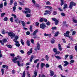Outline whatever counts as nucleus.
<instances>
[{
  "instance_id": "nucleus-1",
  "label": "nucleus",
  "mask_w": 77,
  "mask_h": 77,
  "mask_svg": "<svg viewBox=\"0 0 77 77\" xmlns=\"http://www.w3.org/2000/svg\"><path fill=\"white\" fill-rule=\"evenodd\" d=\"M25 10H26V11H23V13H24V14H27L26 16V17H30V16H31V15H30V14H29V13L30 14V12H31V11L30 10V9H29V8H25Z\"/></svg>"
},
{
  "instance_id": "nucleus-2",
  "label": "nucleus",
  "mask_w": 77,
  "mask_h": 77,
  "mask_svg": "<svg viewBox=\"0 0 77 77\" xmlns=\"http://www.w3.org/2000/svg\"><path fill=\"white\" fill-rule=\"evenodd\" d=\"M17 39H18V36H16L15 37L14 39V41L15 42V45L16 47H19L20 46V44L19 43V42L17 41Z\"/></svg>"
},
{
  "instance_id": "nucleus-3",
  "label": "nucleus",
  "mask_w": 77,
  "mask_h": 77,
  "mask_svg": "<svg viewBox=\"0 0 77 77\" xmlns=\"http://www.w3.org/2000/svg\"><path fill=\"white\" fill-rule=\"evenodd\" d=\"M8 35L9 36H11V39H13V38L15 37V34L12 32H8Z\"/></svg>"
},
{
  "instance_id": "nucleus-4",
  "label": "nucleus",
  "mask_w": 77,
  "mask_h": 77,
  "mask_svg": "<svg viewBox=\"0 0 77 77\" xmlns=\"http://www.w3.org/2000/svg\"><path fill=\"white\" fill-rule=\"evenodd\" d=\"M40 27L42 29H45V28L47 27V26L44 23H43L40 24Z\"/></svg>"
},
{
  "instance_id": "nucleus-5",
  "label": "nucleus",
  "mask_w": 77,
  "mask_h": 77,
  "mask_svg": "<svg viewBox=\"0 0 77 77\" xmlns=\"http://www.w3.org/2000/svg\"><path fill=\"white\" fill-rule=\"evenodd\" d=\"M76 5V3H75L73 2H71L70 3V5H69V8H70V9H71L72 8L73 6H75Z\"/></svg>"
},
{
  "instance_id": "nucleus-6",
  "label": "nucleus",
  "mask_w": 77,
  "mask_h": 77,
  "mask_svg": "<svg viewBox=\"0 0 77 77\" xmlns=\"http://www.w3.org/2000/svg\"><path fill=\"white\" fill-rule=\"evenodd\" d=\"M52 20L54 21H55V25H57L59 23V20L55 18H52Z\"/></svg>"
},
{
  "instance_id": "nucleus-7",
  "label": "nucleus",
  "mask_w": 77,
  "mask_h": 77,
  "mask_svg": "<svg viewBox=\"0 0 77 77\" xmlns=\"http://www.w3.org/2000/svg\"><path fill=\"white\" fill-rule=\"evenodd\" d=\"M36 48L35 49V51H37V50H39L40 48V45L38 43L37 44V47H35Z\"/></svg>"
},
{
  "instance_id": "nucleus-8",
  "label": "nucleus",
  "mask_w": 77,
  "mask_h": 77,
  "mask_svg": "<svg viewBox=\"0 0 77 77\" xmlns=\"http://www.w3.org/2000/svg\"><path fill=\"white\" fill-rule=\"evenodd\" d=\"M38 32V29H36L34 31V32L32 33V35L33 36H35L36 35L37 33Z\"/></svg>"
},
{
  "instance_id": "nucleus-9",
  "label": "nucleus",
  "mask_w": 77,
  "mask_h": 77,
  "mask_svg": "<svg viewBox=\"0 0 77 77\" xmlns=\"http://www.w3.org/2000/svg\"><path fill=\"white\" fill-rule=\"evenodd\" d=\"M32 53V48H31L29 51H28L27 53L28 55H30V54Z\"/></svg>"
},
{
  "instance_id": "nucleus-10",
  "label": "nucleus",
  "mask_w": 77,
  "mask_h": 77,
  "mask_svg": "<svg viewBox=\"0 0 77 77\" xmlns=\"http://www.w3.org/2000/svg\"><path fill=\"white\" fill-rule=\"evenodd\" d=\"M58 49L59 50H60V51H62V48L60 44H59L58 45Z\"/></svg>"
},
{
  "instance_id": "nucleus-11",
  "label": "nucleus",
  "mask_w": 77,
  "mask_h": 77,
  "mask_svg": "<svg viewBox=\"0 0 77 77\" xmlns=\"http://www.w3.org/2000/svg\"><path fill=\"white\" fill-rule=\"evenodd\" d=\"M64 63H65L64 64V66H66L67 65H69V63L66 61H64L63 62Z\"/></svg>"
},
{
  "instance_id": "nucleus-12",
  "label": "nucleus",
  "mask_w": 77,
  "mask_h": 77,
  "mask_svg": "<svg viewBox=\"0 0 77 77\" xmlns=\"http://www.w3.org/2000/svg\"><path fill=\"white\" fill-rule=\"evenodd\" d=\"M68 8V5L67 4H65L64 5V7H63V9L64 11H65V9H66Z\"/></svg>"
},
{
  "instance_id": "nucleus-13",
  "label": "nucleus",
  "mask_w": 77,
  "mask_h": 77,
  "mask_svg": "<svg viewBox=\"0 0 77 77\" xmlns=\"http://www.w3.org/2000/svg\"><path fill=\"white\" fill-rule=\"evenodd\" d=\"M64 36H66V37H68V38H70V36H69V35L68 34H67L66 33H64Z\"/></svg>"
},
{
  "instance_id": "nucleus-14",
  "label": "nucleus",
  "mask_w": 77,
  "mask_h": 77,
  "mask_svg": "<svg viewBox=\"0 0 77 77\" xmlns=\"http://www.w3.org/2000/svg\"><path fill=\"white\" fill-rule=\"evenodd\" d=\"M26 44L28 45L29 47L30 45V42L29 40H27L26 41Z\"/></svg>"
},
{
  "instance_id": "nucleus-15",
  "label": "nucleus",
  "mask_w": 77,
  "mask_h": 77,
  "mask_svg": "<svg viewBox=\"0 0 77 77\" xmlns=\"http://www.w3.org/2000/svg\"><path fill=\"white\" fill-rule=\"evenodd\" d=\"M23 27H25L26 26V23L24 21H21Z\"/></svg>"
},
{
  "instance_id": "nucleus-16",
  "label": "nucleus",
  "mask_w": 77,
  "mask_h": 77,
  "mask_svg": "<svg viewBox=\"0 0 77 77\" xmlns=\"http://www.w3.org/2000/svg\"><path fill=\"white\" fill-rule=\"evenodd\" d=\"M37 75H38V72H37L35 71L34 72V75L33 77H36V76H37Z\"/></svg>"
},
{
  "instance_id": "nucleus-17",
  "label": "nucleus",
  "mask_w": 77,
  "mask_h": 77,
  "mask_svg": "<svg viewBox=\"0 0 77 77\" xmlns=\"http://www.w3.org/2000/svg\"><path fill=\"white\" fill-rule=\"evenodd\" d=\"M32 27H33L32 26H30L29 30L31 32H33V28H32Z\"/></svg>"
},
{
  "instance_id": "nucleus-18",
  "label": "nucleus",
  "mask_w": 77,
  "mask_h": 77,
  "mask_svg": "<svg viewBox=\"0 0 77 77\" xmlns=\"http://www.w3.org/2000/svg\"><path fill=\"white\" fill-rule=\"evenodd\" d=\"M18 19H16L15 20V22H16V23H19V24H20L21 23V21H20V20L19 21V22H18Z\"/></svg>"
},
{
  "instance_id": "nucleus-19",
  "label": "nucleus",
  "mask_w": 77,
  "mask_h": 77,
  "mask_svg": "<svg viewBox=\"0 0 77 77\" xmlns=\"http://www.w3.org/2000/svg\"><path fill=\"white\" fill-rule=\"evenodd\" d=\"M45 58L46 59V60H47V61H48V60L49 59V57H48V56L47 55H45Z\"/></svg>"
},
{
  "instance_id": "nucleus-20",
  "label": "nucleus",
  "mask_w": 77,
  "mask_h": 77,
  "mask_svg": "<svg viewBox=\"0 0 77 77\" xmlns=\"http://www.w3.org/2000/svg\"><path fill=\"white\" fill-rule=\"evenodd\" d=\"M44 35L45 36H51V34H46L45 33L44 34Z\"/></svg>"
},
{
  "instance_id": "nucleus-21",
  "label": "nucleus",
  "mask_w": 77,
  "mask_h": 77,
  "mask_svg": "<svg viewBox=\"0 0 77 77\" xmlns=\"http://www.w3.org/2000/svg\"><path fill=\"white\" fill-rule=\"evenodd\" d=\"M33 55H32L31 56L30 60V62H32V60H33Z\"/></svg>"
},
{
  "instance_id": "nucleus-22",
  "label": "nucleus",
  "mask_w": 77,
  "mask_h": 77,
  "mask_svg": "<svg viewBox=\"0 0 77 77\" xmlns=\"http://www.w3.org/2000/svg\"><path fill=\"white\" fill-rule=\"evenodd\" d=\"M54 75V72L52 71H50V75L51 76H53Z\"/></svg>"
},
{
  "instance_id": "nucleus-23",
  "label": "nucleus",
  "mask_w": 77,
  "mask_h": 77,
  "mask_svg": "<svg viewBox=\"0 0 77 77\" xmlns=\"http://www.w3.org/2000/svg\"><path fill=\"white\" fill-rule=\"evenodd\" d=\"M45 64L44 63H41V67L42 68H43L44 67V66H45Z\"/></svg>"
},
{
  "instance_id": "nucleus-24",
  "label": "nucleus",
  "mask_w": 77,
  "mask_h": 77,
  "mask_svg": "<svg viewBox=\"0 0 77 77\" xmlns=\"http://www.w3.org/2000/svg\"><path fill=\"white\" fill-rule=\"evenodd\" d=\"M38 61H39V59H37L36 60H34V63H37V62H38Z\"/></svg>"
},
{
  "instance_id": "nucleus-25",
  "label": "nucleus",
  "mask_w": 77,
  "mask_h": 77,
  "mask_svg": "<svg viewBox=\"0 0 77 77\" xmlns=\"http://www.w3.org/2000/svg\"><path fill=\"white\" fill-rule=\"evenodd\" d=\"M55 57L56 58V59H61V57L59 56H55Z\"/></svg>"
},
{
  "instance_id": "nucleus-26",
  "label": "nucleus",
  "mask_w": 77,
  "mask_h": 77,
  "mask_svg": "<svg viewBox=\"0 0 77 77\" xmlns=\"http://www.w3.org/2000/svg\"><path fill=\"white\" fill-rule=\"evenodd\" d=\"M2 42L4 43H6V42H7V39L6 38H4L2 40Z\"/></svg>"
},
{
  "instance_id": "nucleus-27",
  "label": "nucleus",
  "mask_w": 77,
  "mask_h": 77,
  "mask_svg": "<svg viewBox=\"0 0 77 77\" xmlns=\"http://www.w3.org/2000/svg\"><path fill=\"white\" fill-rule=\"evenodd\" d=\"M8 17H6L4 18V21H8Z\"/></svg>"
},
{
  "instance_id": "nucleus-28",
  "label": "nucleus",
  "mask_w": 77,
  "mask_h": 77,
  "mask_svg": "<svg viewBox=\"0 0 77 77\" xmlns=\"http://www.w3.org/2000/svg\"><path fill=\"white\" fill-rule=\"evenodd\" d=\"M16 8L15 6H14L13 8V12H15V10H16Z\"/></svg>"
},
{
  "instance_id": "nucleus-29",
  "label": "nucleus",
  "mask_w": 77,
  "mask_h": 77,
  "mask_svg": "<svg viewBox=\"0 0 77 77\" xmlns=\"http://www.w3.org/2000/svg\"><path fill=\"white\" fill-rule=\"evenodd\" d=\"M17 5L18 4L17 3V2H15L14 3V6L16 7V6H17Z\"/></svg>"
},
{
  "instance_id": "nucleus-30",
  "label": "nucleus",
  "mask_w": 77,
  "mask_h": 77,
  "mask_svg": "<svg viewBox=\"0 0 77 77\" xmlns=\"http://www.w3.org/2000/svg\"><path fill=\"white\" fill-rule=\"evenodd\" d=\"M25 76H26V72L24 71L23 73L22 77H25Z\"/></svg>"
},
{
  "instance_id": "nucleus-31",
  "label": "nucleus",
  "mask_w": 77,
  "mask_h": 77,
  "mask_svg": "<svg viewBox=\"0 0 77 77\" xmlns=\"http://www.w3.org/2000/svg\"><path fill=\"white\" fill-rule=\"evenodd\" d=\"M53 51L55 53L57 51V48H54L53 49Z\"/></svg>"
},
{
  "instance_id": "nucleus-32",
  "label": "nucleus",
  "mask_w": 77,
  "mask_h": 77,
  "mask_svg": "<svg viewBox=\"0 0 77 77\" xmlns=\"http://www.w3.org/2000/svg\"><path fill=\"white\" fill-rule=\"evenodd\" d=\"M20 42H21L22 45H24V43L23 42V39H21Z\"/></svg>"
},
{
  "instance_id": "nucleus-33",
  "label": "nucleus",
  "mask_w": 77,
  "mask_h": 77,
  "mask_svg": "<svg viewBox=\"0 0 77 77\" xmlns=\"http://www.w3.org/2000/svg\"><path fill=\"white\" fill-rule=\"evenodd\" d=\"M12 60L13 62H14V63H17V60L15 59H12Z\"/></svg>"
},
{
  "instance_id": "nucleus-34",
  "label": "nucleus",
  "mask_w": 77,
  "mask_h": 77,
  "mask_svg": "<svg viewBox=\"0 0 77 77\" xmlns=\"http://www.w3.org/2000/svg\"><path fill=\"white\" fill-rule=\"evenodd\" d=\"M58 68L60 69L61 70H62V67L61 65H60L58 66Z\"/></svg>"
},
{
  "instance_id": "nucleus-35",
  "label": "nucleus",
  "mask_w": 77,
  "mask_h": 77,
  "mask_svg": "<svg viewBox=\"0 0 77 77\" xmlns=\"http://www.w3.org/2000/svg\"><path fill=\"white\" fill-rule=\"evenodd\" d=\"M45 8H48V9H52V8L50 6H46Z\"/></svg>"
},
{
  "instance_id": "nucleus-36",
  "label": "nucleus",
  "mask_w": 77,
  "mask_h": 77,
  "mask_svg": "<svg viewBox=\"0 0 77 77\" xmlns=\"http://www.w3.org/2000/svg\"><path fill=\"white\" fill-rule=\"evenodd\" d=\"M5 15V13H3L1 14V17H4V15Z\"/></svg>"
},
{
  "instance_id": "nucleus-37",
  "label": "nucleus",
  "mask_w": 77,
  "mask_h": 77,
  "mask_svg": "<svg viewBox=\"0 0 77 77\" xmlns=\"http://www.w3.org/2000/svg\"><path fill=\"white\" fill-rule=\"evenodd\" d=\"M45 12L46 13H47V14H50V13H51L50 11H45Z\"/></svg>"
},
{
  "instance_id": "nucleus-38",
  "label": "nucleus",
  "mask_w": 77,
  "mask_h": 77,
  "mask_svg": "<svg viewBox=\"0 0 77 77\" xmlns=\"http://www.w3.org/2000/svg\"><path fill=\"white\" fill-rule=\"evenodd\" d=\"M17 63L18 66H21V64H20V61H17Z\"/></svg>"
},
{
  "instance_id": "nucleus-39",
  "label": "nucleus",
  "mask_w": 77,
  "mask_h": 77,
  "mask_svg": "<svg viewBox=\"0 0 77 77\" xmlns=\"http://www.w3.org/2000/svg\"><path fill=\"white\" fill-rule=\"evenodd\" d=\"M3 3H2L0 4V8H1V9L2 8H3Z\"/></svg>"
},
{
  "instance_id": "nucleus-40",
  "label": "nucleus",
  "mask_w": 77,
  "mask_h": 77,
  "mask_svg": "<svg viewBox=\"0 0 77 77\" xmlns=\"http://www.w3.org/2000/svg\"><path fill=\"white\" fill-rule=\"evenodd\" d=\"M13 0H11L10 2V5H12L13 4Z\"/></svg>"
},
{
  "instance_id": "nucleus-41",
  "label": "nucleus",
  "mask_w": 77,
  "mask_h": 77,
  "mask_svg": "<svg viewBox=\"0 0 77 77\" xmlns=\"http://www.w3.org/2000/svg\"><path fill=\"white\" fill-rule=\"evenodd\" d=\"M6 46L8 47V48H12V46L11 45H6Z\"/></svg>"
},
{
  "instance_id": "nucleus-42",
  "label": "nucleus",
  "mask_w": 77,
  "mask_h": 77,
  "mask_svg": "<svg viewBox=\"0 0 77 77\" xmlns=\"http://www.w3.org/2000/svg\"><path fill=\"white\" fill-rule=\"evenodd\" d=\"M26 34L27 35H29L30 34V31H27L26 32Z\"/></svg>"
},
{
  "instance_id": "nucleus-43",
  "label": "nucleus",
  "mask_w": 77,
  "mask_h": 77,
  "mask_svg": "<svg viewBox=\"0 0 77 77\" xmlns=\"http://www.w3.org/2000/svg\"><path fill=\"white\" fill-rule=\"evenodd\" d=\"M11 15L14 17V18H17V16L15 14H12Z\"/></svg>"
},
{
  "instance_id": "nucleus-44",
  "label": "nucleus",
  "mask_w": 77,
  "mask_h": 77,
  "mask_svg": "<svg viewBox=\"0 0 77 77\" xmlns=\"http://www.w3.org/2000/svg\"><path fill=\"white\" fill-rule=\"evenodd\" d=\"M57 12H56V11H54L53 12V15H56V14H57Z\"/></svg>"
},
{
  "instance_id": "nucleus-45",
  "label": "nucleus",
  "mask_w": 77,
  "mask_h": 77,
  "mask_svg": "<svg viewBox=\"0 0 77 77\" xmlns=\"http://www.w3.org/2000/svg\"><path fill=\"white\" fill-rule=\"evenodd\" d=\"M13 19H14V17H11L10 19V21L11 22H13Z\"/></svg>"
},
{
  "instance_id": "nucleus-46",
  "label": "nucleus",
  "mask_w": 77,
  "mask_h": 77,
  "mask_svg": "<svg viewBox=\"0 0 77 77\" xmlns=\"http://www.w3.org/2000/svg\"><path fill=\"white\" fill-rule=\"evenodd\" d=\"M56 29H57V27H56V26L52 27L51 28V29H52V30H56Z\"/></svg>"
},
{
  "instance_id": "nucleus-47",
  "label": "nucleus",
  "mask_w": 77,
  "mask_h": 77,
  "mask_svg": "<svg viewBox=\"0 0 77 77\" xmlns=\"http://www.w3.org/2000/svg\"><path fill=\"white\" fill-rule=\"evenodd\" d=\"M73 58V56L72 55H70L69 57V59L70 60H71V59H72Z\"/></svg>"
},
{
  "instance_id": "nucleus-48",
  "label": "nucleus",
  "mask_w": 77,
  "mask_h": 77,
  "mask_svg": "<svg viewBox=\"0 0 77 77\" xmlns=\"http://www.w3.org/2000/svg\"><path fill=\"white\" fill-rule=\"evenodd\" d=\"M20 52L22 54H24V51H23V50H20Z\"/></svg>"
},
{
  "instance_id": "nucleus-49",
  "label": "nucleus",
  "mask_w": 77,
  "mask_h": 77,
  "mask_svg": "<svg viewBox=\"0 0 77 77\" xmlns=\"http://www.w3.org/2000/svg\"><path fill=\"white\" fill-rule=\"evenodd\" d=\"M39 64H40L39 63H37V65H36V67H37V68L38 69V68H39Z\"/></svg>"
},
{
  "instance_id": "nucleus-50",
  "label": "nucleus",
  "mask_w": 77,
  "mask_h": 77,
  "mask_svg": "<svg viewBox=\"0 0 77 77\" xmlns=\"http://www.w3.org/2000/svg\"><path fill=\"white\" fill-rule=\"evenodd\" d=\"M30 41L32 44H34V41H35V40H33V39H31Z\"/></svg>"
},
{
  "instance_id": "nucleus-51",
  "label": "nucleus",
  "mask_w": 77,
  "mask_h": 77,
  "mask_svg": "<svg viewBox=\"0 0 77 77\" xmlns=\"http://www.w3.org/2000/svg\"><path fill=\"white\" fill-rule=\"evenodd\" d=\"M1 72H2V75H3V74H4V69H1Z\"/></svg>"
},
{
  "instance_id": "nucleus-52",
  "label": "nucleus",
  "mask_w": 77,
  "mask_h": 77,
  "mask_svg": "<svg viewBox=\"0 0 77 77\" xmlns=\"http://www.w3.org/2000/svg\"><path fill=\"white\" fill-rule=\"evenodd\" d=\"M60 54V51H56L55 53V54Z\"/></svg>"
},
{
  "instance_id": "nucleus-53",
  "label": "nucleus",
  "mask_w": 77,
  "mask_h": 77,
  "mask_svg": "<svg viewBox=\"0 0 77 77\" xmlns=\"http://www.w3.org/2000/svg\"><path fill=\"white\" fill-rule=\"evenodd\" d=\"M27 77H30V75L29 74V72H27Z\"/></svg>"
},
{
  "instance_id": "nucleus-54",
  "label": "nucleus",
  "mask_w": 77,
  "mask_h": 77,
  "mask_svg": "<svg viewBox=\"0 0 77 77\" xmlns=\"http://www.w3.org/2000/svg\"><path fill=\"white\" fill-rule=\"evenodd\" d=\"M44 21V18H41L39 20V21L40 22H42V21Z\"/></svg>"
},
{
  "instance_id": "nucleus-55",
  "label": "nucleus",
  "mask_w": 77,
  "mask_h": 77,
  "mask_svg": "<svg viewBox=\"0 0 77 77\" xmlns=\"http://www.w3.org/2000/svg\"><path fill=\"white\" fill-rule=\"evenodd\" d=\"M46 5H50L51 3H50V2L49 1H48L46 2Z\"/></svg>"
},
{
  "instance_id": "nucleus-56",
  "label": "nucleus",
  "mask_w": 77,
  "mask_h": 77,
  "mask_svg": "<svg viewBox=\"0 0 77 77\" xmlns=\"http://www.w3.org/2000/svg\"><path fill=\"white\" fill-rule=\"evenodd\" d=\"M51 42L52 44H53L54 43V42H55V41L54 39H53L51 40Z\"/></svg>"
},
{
  "instance_id": "nucleus-57",
  "label": "nucleus",
  "mask_w": 77,
  "mask_h": 77,
  "mask_svg": "<svg viewBox=\"0 0 77 77\" xmlns=\"http://www.w3.org/2000/svg\"><path fill=\"white\" fill-rule=\"evenodd\" d=\"M4 6H6V5H7V2H4Z\"/></svg>"
},
{
  "instance_id": "nucleus-58",
  "label": "nucleus",
  "mask_w": 77,
  "mask_h": 77,
  "mask_svg": "<svg viewBox=\"0 0 77 77\" xmlns=\"http://www.w3.org/2000/svg\"><path fill=\"white\" fill-rule=\"evenodd\" d=\"M58 35H59V32H57L55 34L54 36H57Z\"/></svg>"
},
{
  "instance_id": "nucleus-59",
  "label": "nucleus",
  "mask_w": 77,
  "mask_h": 77,
  "mask_svg": "<svg viewBox=\"0 0 77 77\" xmlns=\"http://www.w3.org/2000/svg\"><path fill=\"white\" fill-rule=\"evenodd\" d=\"M19 3H20V5H22L23 6H24V4H23L22 3V2H19Z\"/></svg>"
},
{
  "instance_id": "nucleus-60",
  "label": "nucleus",
  "mask_w": 77,
  "mask_h": 77,
  "mask_svg": "<svg viewBox=\"0 0 77 77\" xmlns=\"http://www.w3.org/2000/svg\"><path fill=\"white\" fill-rule=\"evenodd\" d=\"M73 21L74 23H77V21L76 20L73 19Z\"/></svg>"
},
{
  "instance_id": "nucleus-61",
  "label": "nucleus",
  "mask_w": 77,
  "mask_h": 77,
  "mask_svg": "<svg viewBox=\"0 0 77 77\" xmlns=\"http://www.w3.org/2000/svg\"><path fill=\"white\" fill-rule=\"evenodd\" d=\"M46 24L47 26H50V23L49 22H47L46 23Z\"/></svg>"
},
{
  "instance_id": "nucleus-62",
  "label": "nucleus",
  "mask_w": 77,
  "mask_h": 77,
  "mask_svg": "<svg viewBox=\"0 0 77 77\" xmlns=\"http://www.w3.org/2000/svg\"><path fill=\"white\" fill-rule=\"evenodd\" d=\"M61 6H62V5H64V2H63V1H61Z\"/></svg>"
},
{
  "instance_id": "nucleus-63",
  "label": "nucleus",
  "mask_w": 77,
  "mask_h": 77,
  "mask_svg": "<svg viewBox=\"0 0 77 77\" xmlns=\"http://www.w3.org/2000/svg\"><path fill=\"white\" fill-rule=\"evenodd\" d=\"M45 66H46V68H49V67H50V66L48 64H47Z\"/></svg>"
},
{
  "instance_id": "nucleus-64",
  "label": "nucleus",
  "mask_w": 77,
  "mask_h": 77,
  "mask_svg": "<svg viewBox=\"0 0 77 77\" xmlns=\"http://www.w3.org/2000/svg\"><path fill=\"white\" fill-rule=\"evenodd\" d=\"M75 33H76L75 31H74L72 32V35H75Z\"/></svg>"
}]
</instances>
